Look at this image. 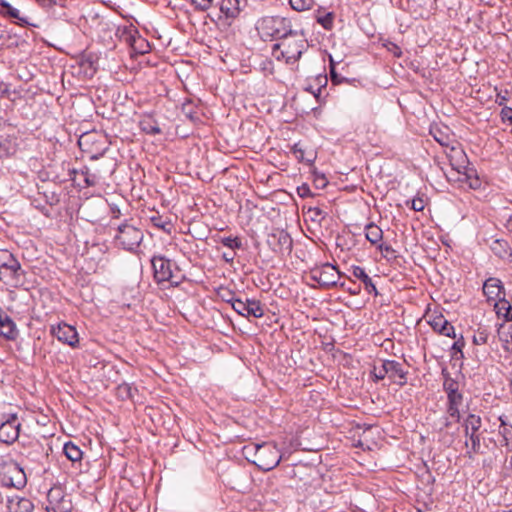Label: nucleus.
Returning a JSON list of instances; mask_svg holds the SVG:
<instances>
[{
  "instance_id": "obj_45",
  "label": "nucleus",
  "mask_w": 512,
  "mask_h": 512,
  "mask_svg": "<svg viewBox=\"0 0 512 512\" xmlns=\"http://www.w3.org/2000/svg\"><path fill=\"white\" fill-rule=\"evenodd\" d=\"M374 376H375L376 380H382L385 378V376H388V373H384L383 363L381 364V366L379 368H377V367L374 368Z\"/></svg>"
},
{
  "instance_id": "obj_47",
  "label": "nucleus",
  "mask_w": 512,
  "mask_h": 512,
  "mask_svg": "<svg viewBox=\"0 0 512 512\" xmlns=\"http://www.w3.org/2000/svg\"><path fill=\"white\" fill-rule=\"evenodd\" d=\"M330 75H331V80L332 82L334 83H339L340 80L338 79V75L335 71V64H334V61L331 59L330 61Z\"/></svg>"
},
{
  "instance_id": "obj_55",
  "label": "nucleus",
  "mask_w": 512,
  "mask_h": 512,
  "mask_svg": "<svg viewBox=\"0 0 512 512\" xmlns=\"http://www.w3.org/2000/svg\"><path fill=\"white\" fill-rule=\"evenodd\" d=\"M393 46H394V49H393L394 55L397 56V57L401 56L400 48L397 45H393Z\"/></svg>"
},
{
  "instance_id": "obj_59",
  "label": "nucleus",
  "mask_w": 512,
  "mask_h": 512,
  "mask_svg": "<svg viewBox=\"0 0 512 512\" xmlns=\"http://www.w3.org/2000/svg\"><path fill=\"white\" fill-rule=\"evenodd\" d=\"M321 180L323 181L322 186H325V185H326V182H325V178H324L323 176L321 177Z\"/></svg>"
},
{
  "instance_id": "obj_9",
  "label": "nucleus",
  "mask_w": 512,
  "mask_h": 512,
  "mask_svg": "<svg viewBox=\"0 0 512 512\" xmlns=\"http://www.w3.org/2000/svg\"><path fill=\"white\" fill-rule=\"evenodd\" d=\"M20 422L16 414L9 415L5 421L0 424V441L5 444L14 443L20 432Z\"/></svg>"
},
{
  "instance_id": "obj_25",
  "label": "nucleus",
  "mask_w": 512,
  "mask_h": 512,
  "mask_svg": "<svg viewBox=\"0 0 512 512\" xmlns=\"http://www.w3.org/2000/svg\"><path fill=\"white\" fill-rule=\"evenodd\" d=\"M292 152L299 162H304L308 165H312L316 159L314 152L311 151L307 154L300 144H295L292 148Z\"/></svg>"
},
{
  "instance_id": "obj_48",
  "label": "nucleus",
  "mask_w": 512,
  "mask_h": 512,
  "mask_svg": "<svg viewBox=\"0 0 512 512\" xmlns=\"http://www.w3.org/2000/svg\"><path fill=\"white\" fill-rule=\"evenodd\" d=\"M464 347V341L463 339H459L457 341L454 342L453 346H452V349L456 352H459L462 354V349Z\"/></svg>"
},
{
  "instance_id": "obj_30",
  "label": "nucleus",
  "mask_w": 512,
  "mask_h": 512,
  "mask_svg": "<svg viewBox=\"0 0 512 512\" xmlns=\"http://www.w3.org/2000/svg\"><path fill=\"white\" fill-rule=\"evenodd\" d=\"M406 204L412 210H414L416 212H420V211H423L426 206V199H425L424 195H422V196L418 195L415 198H413L412 200L407 201Z\"/></svg>"
},
{
  "instance_id": "obj_44",
  "label": "nucleus",
  "mask_w": 512,
  "mask_h": 512,
  "mask_svg": "<svg viewBox=\"0 0 512 512\" xmlns=\"http://www.w3.org/2000/svg\"><path fill=\"white\" fill-rule=\"evenodd\" d=\"M341 288H344L350 295H358L360 293V286H349L346 287L345 283L340 284Z\"/></svg>"
},
{
  "instance_id": "obj_62",
  "label": "nucleus",
  "mask_w": 512,
  "mask_h": 512,
  "mask_svg": "<svg viewBox=\"0 0 512 512\" xmlns=\"http://www.w3.org/2000/svg\"><path fill=\"white\" fill-rule=\"evenodd\" d=\"M2 280H3V279H2V276L0 275V281H2Z\"/></svg>"
},
{
  "instance_id": "obj_37",
  "label": "nucleus",
  "mask_w": 512,
  "mask_h": 512,
  "mask_svg": "<svg viewBox=\"0 0 512 512\" xmlns=\"http://www.w3.org/2000/svg\"><path fill=\"white\" fill-rule=\"evenodd\" d=\"M444 391L448 394L459 391V383L451 378H446L443 383Z\"/></svg>"
},
{
  "instance_id": "obj_58",
  "label": "nucleus",
  "mask_w": 512,
  "mask_h": 512,
  "mask_svg": "<svg viewBox=\"0 0 512 512\" xmlns=\"http://www.w3.org/2000/svg\"><path fill=\"white\" fill-rule=\"evenodd\" d=\"M450 425H451V421L449 420V418H445L444 427L448 428Z\"/></svg>"
},
{
  "instance_id": "obj_21",
  "label": "nucleus",
  "mask_w": 512,
  "mask_h": 512,
  "mask_svg": "<svg viewBox=\"0 0 512 512\" xmlns=\"http://www.w3.org/2000/svg\"><path fill=\"white\" fill-rule=\"evenodd\" d=\"M18 144L17 139L12 136L4 138L0 142V158H6L14 155L17 152Z\"/></svg>"
},
{
  "instance_id": "obj_42",
  "label": "nucleus",
  "mask_w": 512,
  "mask_h": 512,
  "mask_svg": "<svg viewBox=\"0 0 512 512\" xmlns=\"http://www.w3.org/2000/svg\"><path fill=\"white\" fill-rule=\"evenodd\" d=\"M297 194L301 198H307L313 195L308 184H302L301 186L297 187Z\"/></svg>"
},
{
  "instance_id": "obj_16",
  "label": "nucleus",
  "mask_w": 512,
  "mask_h": 512,
  "mask_svg": "<svg viewBox=\"0 0 512 512\" xmlns=\"http://www.w3.org/2000/svg\"><path fill=\"white\" fill-rule=\"evenodd\" d=\"M8 512H32L33 503L28 499L20 496H12L7 499Z\"/></svg>"
},
{
  "instance_id": "obj_13",
  "label": "nucleus",
  "mask_w": 512,
  "mask_h": 512,
  "mask_svg": "<svg viewBox=\"0 0 512 512\" xmlns=\"http://www.w3.org/2000/svg\"><path fill=\"white\" fill-rule=\"evenodd\" d=\"M124 41L131 46V48L138 54H145L149 52V43L138 35L136 29L130 28L125 30L122 35Z\"/></svg>"
},
{
  "instance_id": "obj_2",
  "label": "nucleus",
  "mask_w": 512,
  "mask_h": 512,
  "mask_svg": "<svg viewBox=\"0 0 512 512\" xmlns=\"http://www.w3.org/2000/svg\"><path fill=\"white\" fill-rule=\"evenodd\" d=\"M256 30L264 40H280L292 31L290 20L280 16H265L257 21Z\"/></svg>"
},
{
  "instance_id": "obj_14",
  "label": "nucleus",
  "mask_w": 512,
  "mask_h": 512,
  "mask_svg": "<svg viewBox=\"0 0 512 512\" xmlns=\"http://www.w3.org/2000/svg\"><path fill=\"white\" fill-rule=\"evenodd\" d=\"M384 373H388V377L399 385L406 384L407 372L403 369V365L395 360L383 361Z\"/></svg>"
},
{
  "instance_id": "obj_54",
  "label": "nucleus",
  "mask_w": 512,
  "mask_h": 512,
  "mask_svg": "<svg viewBox=\"0 0 512 512\" xmlns=\"http://www.w3.org/2000/svg\"><path fill=\"white\" fill-rule=\"evenodd\" d=\"M309 212L313 213L315 216H321L322 210L320 208H310Z\"/></svg>"
},
{
  "instance_id": "obj_61",
  "label": "nucleus",
  "mask_w": 512,
  "mask_h": 512,
  "mask_svg": "<svg viewBox=\"0 0 512 512\" xmlns=\"http://www.w3.org/2000/svg\"><path fill=\"white\" fill-rule=\"evenodd\" d=\"M510 390H511V393H512V379L510 380Z\"/></svg>"
},
{
  "instance_id": "obj_36",
  "label": "nucleus",
  "mask_w": 512,
  "mask_h": 512,
  "mask_svg": "<svg viewBox=\"0 0 512 512\" xmlns=\"http://www.w3.org/2000/svg\"><path fill=\"white\" fill-rule=\"evenodd\" d=\"M447 414L455 422L460 421V406L448 403Z\"/></svg>"
},
{
  "instance_id": "obj_10",
  "label": "nucleus",
  "mask_w": 512,
  "mask_h": 512,
  "mask_svg": "<svg viewBox=\"0 0 512 512\" xmlns=\"http://www.w3.org/2000/svg\"><path fill=\"white\" fill-rule=\"evenodd\" d=\"M233 310L244 317L253 316L261 318L264 315V309L260 301L255 299H246L245 301L238 299L233 302Z\"/></svg>"
},
{
  "instance_id": "obj_7",
  "label": "nucleus",
  "mask_w": 512,
  "mask_h": 512,
  "mask_svg": "<svg viewBox=\"0 0 512 512\" xmlns=\"http://www.w3.org/2000/svg\"><path fill=\"white\" fill-rule=\"evenodd\" d=\"M341 274L335 266L325 263L310 269L308 277L321 287L336 286Z\"/></svg>"
},
{
  "instance_id": "obj_60",
  "label": "nucleus",
  "mask_w": 512,
  "mask_h": 512,
  "mask_svg": "<svg viewBox=\"0 0 512 512\" xmlns=\"http://www.w3.org/2000/svg\"><path fill=\"white\" fill-rule=\"evenodd\" d=\"M499 420L501 421V425H503V426H504V425H505V422H504V420L502 419V417H499Z\"/></svg>"
},
{
  "instance_id": "obj_50",
  "label": "nucleus",
  "mask_w": 512,
  "mask_h": 512,
  "mask_svg": "<svg viewBox=\"0 0 512 512\" xmlns=\"http://www.w3.org/2000/svg\"><path fill=\"white\" fill-rule=\"evenodd\" d=\"M85 182L88 186H94L96 184V180L94 177H90V176H86L85 177Z\"/></svg>"
},
{
  "instance_id": "obj_32",
  "label": "nucleus",
  "mask_w": 512,
  "mask_h": 512,
  "mask_svg": "<svg viewBox=\"0 0 512 512\" xmlns=\"http://www.w3.org/2000/svg\"><path fill=\"white\" fill-rule=\"evenodd\" d=\"M499 337L504 342L503 348L507 351H512V325L509 326L508 333L499 331Z\"/></svg>"
},
{
  "instance_id": "obj_63",
  "label": "nucleus",
  "mask_w": 512,
  "mask_h": 512,
  "mask_svg": "<svg viewBox=\"0 0 512 512\" xmlns=\"http://www.w3.org/2000/svg\"><path fill=\"white\" fill-rule=\"evenodd\" d=\"M510 225H511V230H512V222L510 223Z\"/></svg>"
},
{
  "instance_id": "obj_24",
  "label": "nucleus",
  "mask_w": 512,
  "mask_h": 512,
  "mask_svg": "<svg viewBox=\"0 0 512 512\" xmlns=\"http://www.w3.org/2000/svg\"><path fill=\"white\" fill-rule=\"evenodd\" d=\"M139 124L141 130L147 134L157 135L161 133V129L157 121L151 115L143 116Z\"/></svg>"
},
{
  "instance_id": "obj_41",
  "label": "nucleus",
  "mask_w": 512,
  "mask_h": 512,
  "mask_svg": "<svg viewBox=\"0 0 512 512\" xmlns=\"http://www.w3.org/2000/svg\"><path fill=\"white\" fill-rule=\"evenodd\" d=\"M439 334L455 338V330L453 325L450 322L446 321V324L444 326H441V331L439 332Z\"/></svg>"
},
{
  "instance_id": "obj_20",
  "label": "nucleus",
  "mask_w": 512,
  "mask_h": 512,
  "mask_svg": "<svg viewBox=\"0 0 512 512\" xmlns=\"http://www.w3.org/2000/svg\"><path fill=\"white\" fill-rule=\"evenodd\" d=\"M0 14L9 18L17 19L22 26L28 24L25 18L20 17L18 9L14 8L6 0H0Z\"/></svg>"
},
{
  "instance_id": "obj_18",
  "label": "nucleus",
  "mask_w": 512,
  "mask_h": 512,
  "mask_svg": "<svg viewBox=\"0 0 512 512\" xmlns=\"http://www.w3.org/2000/svg\"><path fill=\"white\" fill-rule=\"evenodd\" d=\"M351 273L355 278L359 279L364 284L365 289L369 294H373L375 296L378 295L376 286L374 285L372 279L365 272L364 268L360 266H352Z\"/></svg>"
},
{
  "instance_id": "obj_5",
  "label": "nucleus",
  "mask_w": 512,
  "mask_h": 512,
  "mask_svg": "<svg viewBox=\"0 0 512 512\" xmlns=\"http://www.w3.org/2000/svg\"><path fill=\"white\" fill-rule=\"evenodd\" d=\"M144 234L141 228L132 222H125L118 226L114 236L116 243L127 251H135L143 241Z\"/></svg>"
},
{
  "instance_id": "obj_3",
  "label": "nucleus",
  "mask_w": 512,
  "mask_h": 512,
  "mask_svg": "<svg viewBox=\"0 0 512 512\" xmlns=\"http://www.w3.org/2000/svg\"><path fill=\"white\" fill-rule=\"evenodd\" d=\"M247 453L254 451L252 462L263 471H270L279 465L282 456L274 442L255 444L244 448Z\"/></svg>"
},
{
  "instance_id": "obj_19",
  "label": "nucleus",
  "mask_w": 512,
  "mask_h": 512,
  "mask_svg": "<svg viewBox=\"0 0 512 512\" xmlns=\"http://www.w3.org/2000/svg\"><path fill=\"white\" fill-rule=\"evenodd\" d=\"M0 336L8 340H14L18 336L16 324L7 314L0 324Z\"/></svg>"
},
{
  "instance_id": "obj_27",
  "label": "nucleus",
  "mask_w": 512,
  "mask_h": 512,
  "mask_svg": "<svg viewBox=\"0 0 512 512\" xmlns=\"http://www.w3.org/2000/svg\"><path fill=\"white\" fill-rule=\"evenodd\" d=\"M272 238L277 239L279 244V252H290L292 248V239L291 237L284 231H280L278 234H273ZM277 251L276 248H274Z\"/></svg>"
},
{
  "instance_id": "obj_49",
  "label": "nucleus",
  "mask_w": 512,
  "mask_h": 512,
  "mask_svg": "<svg viewBox=\"0 0 512 512\" xmlns=\"http://www.w3.org/2000/svg\"><path fill=\"white\" fill-rule=\"evenodd\" d=\"M508 101V98L506 95H502L501 93H497L496 95V103H498L500 106L504 105Z\"/></svg>"
},
{
  "instance_id": "obj_31",
  "label": "nucleus",
  "mask_w": 512,
  "mask_h": 512,
  "mask_svg": "<svg viewBox=\"0 0 512 512\" xmlns=\"http://www.w3.org/2000/svg\"><path fill=\"white\" fill-rule=\"evenodd\" d=\"M489 333L485 328H478V330L473 335V343L476 345L486 344L488 341Z\"/></svg>"
},
{
  "instance_id": "obj_57",
  "label": "nucleus",
  "mask_w": 512,
  "mask_h": 512,
  "mask_svg": "<svg viewBox=\"0 0 512 512\" xmlns=\"http://www.w3.org/2000/svg\"><path fill=\"white\" fill-rule=\"evenodd\" d=\"M435 140L437 142H439L441 145L445 146L446 145V142L444 141V139H442V137H437V136H434Z\"/></svg>"
},
{
  "instance_id": "obj_38",
  "label": "nucleus",
  "mask_w": 512,
  "mask_h": 512,
  "mask_svg": "<svg viewBox=\"0 0 512 512\" xmlns=\"http://www.w3.org/2000/svg\"><path fill=\"white\" fill-rule=\"evenodd\" d=\"M446 321L447 320L442 315H439L431 319L429 321V324L434 331L439 333L441 331V326H444L446 324Z\"/></svg>"
},
{
  "instance_id": "obj_51",
  "label": "nucleus",
  "mask_w": 512,
  "mask_h": 512,
  "mask_svg": "<svg viewBox=\"0 0 512 512\" xmlns=\"http://www.w3.org/2000/svg\"><path fill=\"white\" fill-rule=\"evenodd\" d=\"M235 254L234 253H224L223 258L226 262H232L234 260Z\"/></svg>"
},
{
  "instance_id": "obj_28",
  "label": "nucleus",
  "mask_w": 512,
  "mask_h": 512,
  "mask_svg": "<svg viewBox=\"0 0 512 512\" xmlns=\"http://www.w3.org/2000/svg\"><path fill=\"white\" fill-rule=\"evenodd\" d=\"M316 21L319 23L324 29L332 30L334 26V13L327 12L322 14L320 10L317 11Z\"/></svg>"
},
{
  "instance_id": "obj_15",
  "label": "nucleus",
  "mask_w": 512,
  "mask_h": 512,
  "mask_svg": "<svg viewBox=\"0 0 512 512\" xmlns=\"http://www.w3.org/2000/svg\"><path fill=\"white\" fill-rule=\"evenodd\" d=\"M483 293L488 301H496L505 296L502 281L495 277L488 278L483 284Z\"/></svg>"
},
{
  "instance_id": "obj_53",
  "label": "nucleus",
  "mask_w": 512,
  "mask_h": 512,
  "mask_svg": "<svg viewBox=\"0 0 512 512\" xmlns=\"http://www.w3.org/2000/svg\"><path fill=\"white\" fill-rule=\"evenodd\" d=\"M470 187L473 188V189H476L480 186V182H479V179L478 178H475L473 180H471L470 182Z\"/></svg>"
},
{
  "instance_id": "obj_46",
  "label": "nucleus",
  "mask_w": 512,
  "mask_h": 512,
  "mask_svg": "<svg viewBox=\"0 0 512 512\" xmlns=\"http://www.w3.org/2000/svg\"><path fill=\"white\" fill-rule=\"evenodd\" d=\"M151 221H152L154 226H156L158 228H161L163 230H165L166 229V225L169 224L168 222L163 221L161 217H152Z\"/></svg>"
},
{
  "instance_id": "obj_39",
  "label": "nucleus",
  "mask_w": 512,
  "mask_h": 512,
  "mask_svg": "<svg viewBox=\"0 0 512 512\" xmlns=\"http://www.w3.org/2000/svg\"><path fill=\"white\" fill-rule=\"evenodd\" d=\"M192 4L197 10L206 11L213 3V0H191Z\"/></svg>"
},
{
  "instance_id": "obj_11",
  "label": "nucleus",
  "mask_w": 512,
  "mask_h": 512,
  "mask_svg": "<svg viewBox=\"0 0 512 512\" xmlns=\"http://www.w3.org/2000/svg\"><path fill=\"white\" fill-rule=\"evenodd\" d=\"M51 334L56 337L60 342L67 344L71 347H76L79 338L76 329L66 323H60L57 326H51Z\"/></svg>"
},
{
  "instance_id": "obj_43",
  "label": "nucleus",
  "mask_w": 512,
  "mask_h": 512,
  "mask_svg": "<svg viewBox=\"0 0 512 512\" xmlns=\"http://www.w3.org/2000/svg\"><path fill=\"white\" fill-rule=\"evenodd\" d=\"M501 118L503 121L512 123V108L504 106L501 110Z\"/></svg>"
},
{
  "instance_id": "obj_8",
  "label": "nucleus",
  "mask_w": 512,
  "mask_h": 512,
  "mask_svg": "<svg viewBox=\"0 0 512 512\" xmlns=\"http://www.w3.org/2000/svg\"><path fill=\"white\" fill-rule=\"evenodd\" d=\"M151 264L154 271V278L158 283L170 282L172 285L180 283L179 277L174 274L172 269L173 263L171 260L161 255H155L151 259Z\"/></svg>"
},
{
  "instance_id": "obj_6",
  "label": "nucleus",
  "mask_w": 512,
  "mask_h": 512,
  "mask_svg": "<svg viewBox=\"0 0 512 512\" xmlns=\"http://www.w3.org/2000/svg\"><path fill=\"white\" fill-rule=\"evenodd\" d=\"M0 275L2 279L7 277L15 284L21 282L25 275L20 262L7 249H0Z\"/></svg>"
},
{
  "instance_id": "obj_34",
  "label": "nucleus",
  "mask_w": 512,
  "mask_h": 512,
  "mask_svg": "<svg viewBox=\"0 0 512 512\" xmlns=\"http://www.w3.org/2000/svg\"><path fill=\"white\" fill-rule=\"evenodd\" d=\"M221 243L230 249H240L242 242L238 237H224L221 239Z\"/></svg>"
},
{
  "instance_id": "obj_23",
  "label": "nucleus",
  "mask_w": 512,
  "mask_h": 512,
  "mask_svg": "<svg viewBox=\"0 0 512 512\" xmlns=\"http://www.w3.org/2000/svg\"><path fill=\"white\" fill-rule=\"evenodd\" d=\"M365 237L371 244L377 245L382 241L383 231L378 225L369 223L365 226Z\"/></svg>"
},
{
  "instance_id": "obj_4",
  "label": "nucleus",
  "mask_w": 512,
  "mask_h": 512,
  "mask_svg": "<svg viewBox=\"0 0 512 512\" xmlns=\"http://www.w3.org/2000/svg\"><path fill=\"white\" fill-rule=\"evenodd\" d=\"M482 420L479 415L469 414L463 421L464 435L466 437L465 446L468 449L467 455L472 458L481 448Z\"/></svg>"
},
{
  "instance_id": "obj_40",
  "label": "nucleus",
  "mask_w": 512,
  "mask_h": 512,
  "mask_svg": "<svg viewBox=\"0 0 512 512\" xmlns=\"http://www.w3.org/2000/svg\"><path fill=\"white\" fill-rule=\"evenodd\" d=\"M448 403L454 404V405H462L463 402V395L459 391L453 392L447 395Z\"/></svg>"
},
{
  "instance_id": "obj_33",
  "label": "nucleus",
  "mask_w": 512,
  "mask_h": 512,
  "mask_svg": "<svg viewBox=\"0 0 512 512\" xmlns=\"http://www.w3.org/2000/svg\"><path fill=\"white\" fill-rule=\"evenodd\" d=\"M218 295L223 301L231 304L232 307H233V302L238 301V299H239V298H236L234 293L227 288H220L218 291Z\"/></svg>"
},
{
  "instance_id": "obj_1",
  "label": "nucleus",
  "mask_w": 512,
  "mask_h": 512,
  "mask_svg": "<svg viewBox=\"0 0 512 512\" xmlns=\"http://www.w3.org/2000/svg\"><path fill=\"white\" fill-rule=\"evenodd\" d=\"M308 48L309 44L305 35L292 30L273 45L271 54L277 61L291 66L292 70H297L298 61Z\"/></svg>"
},
{
  "instance_id": "obj_12",
  "label": "nucleus",
  "mask_w": 512,
  "mask_h": 512,
  "mask_svg": "<svg viewBox=\"0 0 512 512\" xmlns=\"http://www.w3.org/2000/svg\"><path fill=\"white\" fill-rule=\"evenodd\" d=\"M447 156L453 170H455L458 174L470 178V175L468 174V158L462 149L451 147L450 152L447 153Z\"/></svg>"
},
{
  "instance_id": "obj_26",
  "label": "nucleus",
  "mask_w": 512,
  "mask_h": 512,
  "mask_svg": "<svg viewBox=\"0 0 512 512\" xmlns=\"http://www.w3.org/2000/svg\"><path fill=\"white\" fill-rule=\"evenodd\" d=\"M63 452L65 456L72 462L81 461L83 456V452L79 448V446H77L71 441L64 444Z\"/></svg>"
},
{
  "instance_id": "obj_56",
  "label": "nucleus",
  "mask_w": 512,
  "mask_h": 512,
  "mask_svg": "<svg viewBox=\"0 0 512 512\" xmlns=\"http://www.w3.org/2000/svg\"><path fill=\"white\" fill-rule=\"evenodd\" d=\"M505 439H507V435L510 434V428L504 427L503 431L501 432Z\"/></svg>"
},
{
  "instance_id": "obj_35",
  "label": "nucleus",
  "mask_w": 512,
  "mask_h": 512,
  "mask_svg": "<svg viewBox=\"0 0 512 512\" xmlns=\"http://www.w3.org/2000/svg\"><path fill=\"white\" fill-rule=\"evenodd\" d=\"M11 473H15L18 476V479L16 482L13 481V478L10 479V485L14 487H21L25 484L26 479L23 471L19 469L18 467H13L10 471Z\"/></svg>"
},
{
  "instance_id": "obj_22",
  "label": "nucleus",
  "mask_w": 512,
  "mask_h": 512,
  "mask_svg": "<svg viewBox=\"0 0 512 512\" xmlns=\"http://www.w3.org/2000/svg\"><path fill=\"white\" fill-rule=\"evenodd\" d=\"M494 308L499 317H503L505 321L512 320V306L505 299V296H502L501 298L495 301Z\"/></svg>"
},
{
  "instance_id": "obj_17",
  "label": "nucleus",
  "mask_w": 512,
  "mask_h": 512,
  "mask_svg": "<svg viewBox=\"0 0 512 512\" xmlns=\"http://www.w3.org/2000/svg\"><path fill=\"white\" fill-rule=\"evenodd\" d=\"M246 0H221L220 11L226 18H236L245 6Z\"/></svg>"
},
{
  "instance_id": "obj_52",
  "label": "nucleus",
  "mask_w": 512,
  "mask_h": 512,
  "mask_svg": "<svg viewBox=\"0 0 512 512\" xmlns=\"http://www.w3.org/2000/svg\"><path fill=\"white\" fill-rule=\"evenodd\" d=\"M377 245H378V249H379L380 251L389 252V251H391V250H392L390 246H388V245H384V244H383V243H381V242H380L379 244H377Z\"/></svg>"
},
{
  "instance_id": "obj_29",
  "label": "nucleus",
  "mask_w": 512,
  "mask_h": 512,
  "mask_svg": "<svg viewBox=\"0 0 512 512\" xmlns=\"http://www.w3.org/2000/svg\"><path fill=\"white\" fill-rule=\"evenodd\" d=\"M289 4L295 11H306L312 8L314 0H289Z\"/></svg>"
}]
</instances>
